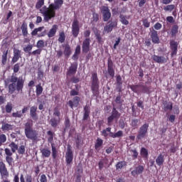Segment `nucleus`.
<instances>
[{
    "mask_svg": "<svg viewBox=\"0 0 182 182\" xmlns=\"http://www.w3.org/2000/svg\"><path fill=\"white\" fill-rule=\"evenodd\" d=\"M63 5V0H55L54 4H50L48 7L44 6L41 8L40 9V12L43 16L44 22H49L50 19L55 18V16H56V11H58V9H60Z\"/></svg>",
    "mask_w": 182,
    "mask_h": 182,
    "instance_id": "1",
    "label": "nucleus"
},
{
    "mask_svg": "<svg viewBox=\"0 0 182 182\" xmlns=\"http://www.w3.org/2000/svg\"><path fill=\"white\" fill-rule=\"evenodd\" d=\"M10 84L9 85V93L14 95L15 92L18 93H23V86H25V79L23 77H16L11 75L10 78Z\"/></svg>",
    "mask_w": 182,
    "mask_h": 182,
    "instance_id": "2",
    "label": "nucleus"
},
{
    "mask_svg": "<svg viewBox=\"0 0 182 182\" xmlns=\"http://www.w3.org/2000/svg\"><path fill=\"white\" fill-rule=\"evenodd\" d=\"M24 133L27 139L35 141L38 140V132L33 129V122L32 120H28L24 124Z\"/></svg>",
    "mask_w": 182,
    "mask_h": 182,
    "instance_id": "3",
    "label": "nucleus"
},
{
    "mask_svg": "<svg viewBox=\"0 0 182 182\" xmlns=\"http://www.w3.org/2000/svg\"><path fill=\"white\" fill-rule=\"evenodd\" d=\"M9 146L11 148H6L4 149L5 154H6V161L8 163L9 166H12V164L14 163V158L12 156L14 155V153L16 152V150H18V144H16L15 142L12 141L9 144Z\"/></svg>",
    "mask_w": 182,
    "mask_h": 182,
    "instance_id": "4",
    "label": "nucleus"
},
{
    "mask_svg": "<svg viewBox=\"0 0 182 182\" xmlns=\"http://www.w3.org/2000/svg\"><path fill=\"white\" fill-rule=\"evenodd\" d=\"M99 85L100 82L99 78L97 77V73H93L91 77V90L92 92V96H94V97H99Z\"/></svg>",
    "mask_w": 182,
    "mask_h": 182,
    "instance_id": "5",
    "label": "nucleus"
},
{
    "mask_svg": "<svg viewBox=\"0 0 182 182\" xmlns=\"http://www.w3.org/2000/svg\"><path fill=\"white\" fill-rule=\"evenodd\" d=\"M84 36L86 38L83 42L82 46V53H88L90 51V30H87L84 31Z\"/></svg>",
    "mask_w": 182,
    "mask_h": 182,
    "instance_id": "6",
    "label": "nucleus"
},
{
    "mask_svg": "<svg viewBox=\"0 0 182 182\" xmlns=\"http://www.w3.org/2000/svg\"><path fill=\"white\" fill-rule=\"evenodd\" d=\"M107 132L109 133V137H112V139H116V137H123V131L119 130L117 133H113L112 132V127H107L102 130L101 132L102 136L104 137H107V136H109Z\"/></svg>",
    "mask_w": 182,
    "mask_h": 182,
    "instance_id": "7",
    "label": "nucleus"
},
{
    "mask_svg": "<svg viewBox=\"0 0 182 182\" xmlns=\"http://www.w3.org/2000/svg\"><path fill=\"white\" fill-rule=\"evenodd\" d=\"M149 132V124L145 123L139 129L138 134L136 136L137 140H141V139H145L147 136Z\"/></svg>",
    "mask_w": 182,
    "mask_h": 182,
    "instance_id": "8",
    "label": "nucleus"
},
{
    "mask_svg": "<svg viewBox=\"0 0 182 182\" xmlns=\"http://www.w3.org/2000/svg\"><path fill=\"white\" fill-rule=\"evenodd\" d=\"M71 32L73 38H77L79 33H80V26H79V21L74 19L72 23Z\"/></svg>",
    "mask_w": 182,
    "mask_h": 182,
    "instance_id": "9",
    "label": "nucleus"
},
{
    "mask_svg": "<svg viewBox=\"0 0 182 182\" xmlns=\"http://www.w3.org/2000/svg\"><path fill=\"white\" fill-rule=\"evenodd\" d=\"M101 14H102V19L104 22H108L112 18V13L108 6H103L101 8Z\"/></svg>",
    "mask_w": 182,
    "mask_h": 182,
    "instance_id": "10",
    "label": "nucleus"
},
{
    "mask_svg": "<svg viewBox=\"0 0 182 182\" xmlns=\"http://www.w3.org/2000/svg\"><path fill=\"white\" fill-rule=\"evenodd\" d=\"M73 161V151L70 144L67 145V151L65 153V162L66 164H72Z\"/></svg>",
    "mask_w": 182,
    "mask_h": 182,
    "instance_id": "11",
    "label": "nucleus"
},
{
    "mask_svg": "<svg viewBox=\"0 0 182 182\" xmlns=\"http://www.w3.org/2000/svg\"><path fill=\"white\" fill-rule=\"evenodd\" d=\"M169 45L171 49V57L174 58V56H177V52L178 50V43L175 41H171Z\"/></svg>",
    "mask_w": 182,
    "mask_h": 182,
    "instance_id": "12",
    "label": "nucleus"
},
{
    "mask_svg": "<svg viewBox=\"0 0 182 182\" xmlns=\"http://www.w3.org/2000/svg\"><path fill=\"white\" fill-rule=\"evenodd\" d=\"M107 73L113 79L114 77V64L111 58H109L107 60Z\"/></svg>",
    "mask_w": 182,
    "mask_h": 182,
    "instance_id": "13",
    "label": "nucleus"
},
{
    "mask_svg": "<svg viewBox=\"0 0 182 182\" xmlns=\"http://www.w3.org/2000/svg\"><path fill=\"white\" fill-rule=\"evenodd\" d=\"M0 175L1 178H8L9 177V172H8L6 165L4 161H0Z\"/></svg>",
    "mask_w": 182,
    "mask_h": 182,
    "instance_id": "14",
    "label": "nucleus"
},
{
    "mask_svg": "<svg viewBox=\"0 0 182 182\" xmlns=\"http://www.w3.org/2000/svg\"><path fill=\"white\" fill-rule=\"evenodd\" d=\"M77 72V62H74L70 64V66L68 68L67 71V76H73L76 75Z\"/></svg>",
    "mask_w": 182,
    "mask_h": 182,
    "instance_id": "15",
    "label": "nucleus"
},
{
    "mask_svg": "<svg viewBox=\"0 0 182 182\" xmlns=\"http://www.w3.org/2000/svg\"><path fill=\"white\" fill-rule=\"evenodd\" d=\"M117 26V21H109L107 24L104 27V32H106L107 33H110L112 31H113L114 28H116Z\"/></svg>",
    "mask_w": 182,
    "mask_h": 182,
    "instance_id": "16",
    "label": "nucleus"
},
{
    "mask_svg": "<svg viewBox=\"0 0 182 182\" xmlns=\"http://www.w3.org/2000/svg\"><path fill=\"white\" fill-rule=\"evenodd\" d=\"M13 53H14V56L12 58L11 62L13 63H16V62H18L19 59L22 58L21 51V50L14 48Z\"/></svg>",
    "mask_w": 182,
    "mask_h": 182,
    "instance_id": "17",
    "label": "nucleus"
},
{
    "mask_svg": "<svg viewBox=\"0 0 182 182\" xmlns=\"http://www.w3.org/2000/svg\"><path fill=\"white\" fill-rule=\"evenodd\" d=\"M80 103V97L75 96L73 98L72 100L68 101V105L70 109H73V107H77Z\"/></svg>",
    "mask_w": 182,
    "mask_h": 182,
    "instance_id": "18",
    "label": "nucleus"
},
{
    "mask_svg": "<svg viewBox=\"0 0 182 182\" xmlns=\"http://www.w3.org/2000/svg\"><path fill=\"white\" fill-rule=\"evenodd\" d=\"M143 171H144V166L139 165L134 170L131 171V174L133 177H136V176H139V174H143Z\"/></svg>",
    "mask_w": 182,
    "mask_h": 182,
    "instance_id": "19",
    "label": "nucleus"
},
{
    "mask_svg": "<svg viewBox=\"0 0 182 182\" xmlns=\"http://www.w3.org/2000/svg\"><path fill=\"white\" fill-rule=\"evenodd\" d=\"M150 38L153 43H160V38H159V34L157 31L153 29L150 33Z\"/></svg>",
    "mask_w": 182,
    "mask_h": 182,
    "instance_id": "20",
    "label": "nucleus"
},
{
    "mask_svg": "<svg viewBox=\"0 0 182 182\" xmlns=\"http://www.w3.org/2000/svg\"><path fill=\"white\" fill-rule=\"evenodd\" d=\"M38 107L36 106H33L30 108V116L34 122H37L38 117Z\"/></svg>",
    "mask_w": 182,
    "mask_h": 182,
    "instance_id": "21",
    "label": "nucleus"
},
{
    "mask_svg": "<svg viewBox=\"0 0 182 182\" xmlns=\"http://www.w3.org/2000/svg\"><path fill=\"white\" fill-rule=\"evenodd\" d=\"M152 59L156 63H167L168 58H166L164 56L154 55Z\"/></svg>",
    "mask_w": 182,
    "mask_h": 182,
    "instance_id": "22",
    "label": "nucleus"
},
{
    "mask_svg": "<svg viewBox=\"0 0 182 182\" xmlns=\"http://www.w3.org/2000/svg\"><path fill=\"white\" fill-rule=\"evenodd\" d=\"M94 33L97 43H99V45H103V43H105V39L102 37L100 31L96 29V31H94Z\"/></svg>",
    "mask_w": 182,
    "mask_h": 182,
    "instance_id": "23",
    "label": "nucleus"
},
{
    "mask_svg": "<svg viewBox=\"0 0 182 182\" xmlns=\"http://www.w3.org/2000/svg\"><path fill=\"white\" fill-rule=\"evenodd\" d=\"M40 151L42 154V157L44 159H49L50 157V149L49 148H41L40 149Z\"/></svg>",
    "mask_w": 182,
    "mask_h": 182,
    "instance_id": "24",
    "label": "nucleus"
},
{
    "mask_svg": "<svg viewBox=\"0 0 182 182\" xmlns=\"http://www.w3.org/2000/svg\"><path fill=\"white\" fill-rule=\"evenodd\" d=\"M63 55L65 58H69L70 55H72V48H70V46L69 44H66L63 46Z\"/></svg>",
    "mask_w": 182,
    "mask_h": 182,
    "instance_id": "25",
    "label": "nucleus"
},
{
    "mask_svg": "<svg viewBox=\"0 0 182 182\" xmlns=\"http://www.w3.org/2000/svg\"><path fill=\"white\" fill-rule=\"evenodd\" d=\"M164 155L163 154H159L156 159V164L159 166L161 167L163 164H164Z\"/></svg>",
    "mask_w": 182,
    "mask_h": 182,
    "instance_id": "26",
    "label": "nucleus"
},
{
    "mask_svg": "<svg viewBox=\"0 0 182 182\" xmlns=\"http://www.w3.org/2000/svg\"><path fill=\"white\" fill-rule=\"evenodd\" d=\"M56 32H58V25L54 24L53 25L52 28L48 33V38H53L55 35H56Z\"/></svg>",
    "mask_w": 182,
    "mask_h": 182,
    "instance_id": "27",
    "label": "nucleus"
},
{
    "mask_svg": "<svg viewBox=\"0 0 182 182\" xmlns=\"http://www.w3.org/2000/svg\"><path fill=\"white\" fill-rule=\"evenodd\" d=\"M1 130L3 132H9V130H12L14 129V127L12 124H8L4 122H1Z\"/></svg>",
    "mask_w": 182,
    "mask_h": 182,
    "instance_id": "28",
    "label": "nucleus"
},
{
    "mask_svg": "<svg viewBox=\"0 0 182 182\" xmlns=\"http://www.w3.org/2000/svg\"><path fill=\"white\" fill-rule=\"evenodd\" d=\"M32 175L27 174L26 176H23V174H21L20 176V182H32Z\"/></svg>",
    "mask_w": 182,
    "mask_h": 182,
    "instance_id": "29",
    "label": "nucleus"
},
{
    "mask_svg": "<svg viewBox=\"0 0 182 182\" xmlns=\"http://www.w3.org/2000/svg\"><path fill=\"white\" fill-rule=\"evenodd\" d=\"M90 115V107H89L88 105H85L84 107V114H83V118L82 120L85 121L89 119V116Z\"/></svg>",
    "mask_w": 182,
    "mask_h": 182,
    "instance_id": "30",
    "label": "nucleus"
},
{
    "mask_svg": "<svg viewBox=\"0 0 182 182\" xmlns=\"http://www.w3.org/2000/svg\"><path fill=\"white\" fill-rule=\"evenodd\" d=\"M60 123V119H56L55 117H53L50 119V124L51 127H53V129H56L58 127V125Z\"/></svg>",
    "mask_w": 182,
    "mask_h": 182,
    "instance_id": "31",
    "label": "nucleus"
},
{
    "mask_svg": "<svg viewBox=\"0 0 182 182\" xmlns=\"http://www.w3.org/2000/svg\"><path fill=\"white\" fill-rule=\"evenodd\" d=\"M164 111L168 112V110H173V102L165 101L164 102Z\"/></svg>",
    "mask_w": 182,
    "mask_h": 182,
    "instance_id": "32",
    "label": "nucleus"
},
{
    "mask_svg": "<svg viewBox=\"0 0 182 182\" xmlns=\"http://www.w3.org/2000/svg\"><path fill=\"white\" fill-rule=\"evenodd\" d=\"M21 29L23 36L24 37L28 36V23H26V22H23L21 24Z\"/></svg>",
    "mask_w": 182,
    "mask_h": 182,
    "instance_id": "33",
    "label": "nucleus"
},
{
    "mask_svg": "<svg viewBox=\"0 0 182 182\" xmlns=\"http://www.w3.org/2000/svg\"><path fill=\"white\" fill-rule=\"evenodd\" d=\"M125 166H127V162L125 161H120L117 162V164L115 165L117 171H120V170L125 167Z\"/></svg>",
    "mask_w": 182,
    "mask_h": 182,
    "instance_id": "34",
    "label": "nucleus"
},
{
    "mask_svg": "<svg viewBox=\"0 0 182 182\" xmlns=\"http://www.w3.org/2000/svg\"><path fill=\"white\" fill-rule=\"evenodd\" d=\"M75 89L71 90L70 92V96H78L79 95V90H80V87L79 85H75Z\"/></svg>",
    "mask_w": 182,
    "mask_h": 182,
    "instance_id": "35",
    "label": "nucleus"
},
{
    "mask_svg": "<svg viewBox=\"0 0 182 182\" xmlns=\"http://www.w3.org/2000/svg\"><path fill=\"white\" fill-rule=\"evenodd\" d=\"M140 124V120L137 119H134L132 120L131 126L133 130H136V129H139V124Z\"/></svg>",
    "mask_w": 182,
    "mask_h": 182,
    "instance_id": "36",
    "label": "nucleus"
},
{
    "mask_svg": "<svg viewBox=\"0 0 182 182\" xmlns=\"http://www.w3.org/2000/svg\"><path fill=\"white\" fill-rule=\"evenodd\" d=\"M178 33V25H173L171 29V35L172 38H174L176 35Z\"/></svg>",
    "mask_w": 182,
    "mask_h": 182,
    "instance_id": "37",
    "label": "nucleus"
},
{
    "mask_svg": "<svg viewBox=\"0 0 182 182\" xmlns=\"http://www.w3.org/2000/svg\"><path fill=\"white\" fill-rule=\"evenodd\" d=\"M51 156L53 160L58 159V149L53 145H51Z\"/></svg>",
    "mask_w": 182,
    "mask_h": 182,
    "instance_id": "38",
    "label": "nucleus"
},
{
    "mask_svg": "<svg viewBox=\"0 0 182 182\" xmlns=\"http://www.w3.org/2000/svg\"><path fill=\"white\" fill-rule=\"evenodd\" d=\"M102 146H103V139L97 138L95 144V149L99 150L100 147H102Z\"/></svg>",
    "mask_w": 182,
    "mask_h": 182,
    "instance_id": "39",
    "label": "nucleus"
},
{
    "mask_svg": "<svg viewBox=\"0 0 182 182\" xmlns=\"http://www.w3.org/2000/svg\"><path fill=\"white\" fill-rule=\"evenodd\" d=\"M65 41H66V35L65 34V31H61L59 33L58 42L63 43Z\"/></svg>",
    "mask_w": 182,
    "mask_h": 182,
    "instance_id": "40",
    "label": "nucleus"
},
{
    "mask_svg": "<svg viewBox=\"0 0 182 182\" xmlns=\"http://www.w3.org/2000/svg\"><path fill=\"white\" fill-rule=\"evenodd\" d=\"M111 116L115 119H119V117L121 116V114L119 112V111H117V109H116V107H113Z\"/></svg>",
    "mask_w": 182,
    "mask_h": 182,
    "instance_id": "41",
    "label": "nucleus"
},
{
    "mask_svg": "<svg viewBox=\"0 0 182 182\" xmlns=\"http://www.w3.org/2000/svg\"><path fill=\"white\" fill-rule=\"evenodd\" d=\"M36 96H41L43 92V87H42V85L41 84H38L36 86Z\"/></svg>",
    "mask_w": 182,
    "mask_h": 182,
    "instance_id": "42",
    "label": "nucleus"
},
{
    "mask_svg": "<svg viewBox=\"0 0 182 182\" xmlns=\"http://www.w3.org/2000/svg\"><path fill=\"white\" fill-rule=\"evenodd\" d=\"M120 22L122 25H129V21H127V17L123 14H120Z\"/></svg>",
    "mask_w": 182,
    "mask_h": 182,
    "instance_id": "43",
    "label": "nucleus"
},
{
    "mask_svg": "<svg viewBox=\"0 0 182 182\" xmlns=\"http://www.w3.org/2000/svg\"><path fill=\"white\" fill-rule=\"evenodd\" d=\"M6 60H8V50L4 51L1 56L2 65H6Z\"/></svg>",
    "mask_w": 182,
    "mask_h": 182,
    "instance_id": "44",
    "label": "nucleus"
},
{
    "mask_svg": "<svg viewBox=\"0 0 182 182\" xmlns=\"http://www.w3.org/2000/svg\"><path fill=\"white\" fill-rule=\"evenodd\" d=\"M43 29H45L44 26L34 28V30L31 32L32 36H36L38 35V32H42V31H43Z\"/></svg>",
    "mask_w": 182,
    "mask_h": 182,
    "instance_id": "45",
    "label": "nucleus"
},
{
    "mask_svg": "<svg viewBox=\"0 0 182 182\" xmlns=\"http://www.w3.org/2000/svg\"><path fill=\"white\" fill-rule=\"evenodd\" d=\"M123 102H124V100L123 99H122V95L119 94L115 100H114V102L117 105H120L122 106V105H123Z\"/></svg>",
    "mask_w": 182,
    "mask_h": 182,
    "instance_id": "46",
    "label": "nucleus"
},
{
    "mask_svg": "<svg viewBox=\"0 0 182 182\" xmlns=\"http://www.w3.org/2000/svg\"><path fill=\"white\" fill-rule=\"evenodd\" d=\"M105 164H107V160L101 159L98 163L99 170H103Z\"/></svg>",
    "mask_w": 182,
    "mask_h": 182,
    "instance_id": "47",
    "label": "nucleus"
},
{
    "mask_svg": "<svg viewBox=\"0 0 182 182\" xmlns=\"http://www.w3.org/2000/svg\"><path fill=\"white\" fill-rule=\"evenodd\" d=\"M47 134L48 136V141L49 143H52V141H53V137H54V134L55 133H53L52 131H48L47 132Z\"/></svg>",
    "mask_w": 182,
    "mask_h": 182,
    "instance_id": "48",
    "label": "nucleus"
},
{
    "mask_svg": "<svg viewBox=\"0 0 182 182\" xmlns=\"http://www.w3.org/2000/svg\"><path fill=\"white\" fill-rule=\"evenodd\" d=\"M92 23H96L99 21V14L96 12L92 13Z\"/></svg>",
    "mask_w": 182,
    "mask_h": 182,
    "instance_id": "49",
    "label": "nucleus"
},
{
    "mask_svg": "<svg viewBox=\"0 0 182 182\" xmlns=\"http://www.w3.org/2000/svg\"><path fill=\"white\" fill-rule=\"evenodd\" d=\"M140 154H141V156H142V157L147 158L148 156H149V151H147V150L146 149V148L142 147V148L141 149Z\"/></svg>",
    "mask_w": 182,
    "mask_h": 182,
    "instance_id": "50",
    "label": "nucleus"
},
{
    "mask_svg": "<svg viewBox=\"0 0 182 182\" xmlns=\"http://www.w3.org/2000/svg\"><path fill=\"white\" fill-rule=\"evenodd\" d=\"M174 8H176V6L174 4H171L165 6L164 9L166 12H171V11H173Z\"/></svg>",
    "mask_w": 182,
    "mask_h": 182,
    "instance_id": "51",
    "label": "nucleus"
},
{
    "mask_svg": "<svg viewBox=\"0 0 182 182\" xmlns=\"http://www.w3.org/2000/svg\"><path fill=\"white\" fill-rule=\"evenodd\" d=\"M45 5V0H38L36 4V9H41Z\"/></svg>",
    "mask_w": 182,
    "mask_h": 182,
    "instance_id": "52",
    "label": "nucleus"
},
{
    "mask_svg": "<svg viewBox=\"0 0 182 182\" xmlns=\"http://www.w3.org/2000/svg\"><path fill=\"white\" fill-rule=\"evenodd\" d=\"M131 153H132V157L133 160H136L137 157H139V152H137V149H131Z\"/></svg>",
    "mask_w": 182,
    "mask_h": 182,
    "instance_id": "53",
    "label": "nucleus"
},
{
    "mask_svg": "<svg viewBox=\"0 0 182 182\" xmlns=\"http://www.w3.org/2000/svg\"><path fill=\"white\" fill-rule=\"evenodd\" d=\"M36 48L38 49L45 48V41H43V40H39L36 43Z\"/></svg>",
    "mask_w": 182,
    "mask_h": 182,
    "instance_id": "54",
    "label": "nucleus"
},
{
    "mask_svg": "<svg viewBox=\"0 0 182 182\" xmlns=\"http://www.w3.org/2000/svg\"><path fill=\"white\" fill-rule=\"evenodd\" d=\"M18 154H25L26 149L25 145H21L19 147H18Z\"/></svg>",
    "mask_w": 182,
    "mask_h": 182,
    "instance_id": "55",
    "label": "nucleus"
},
{
    "mask_svg": "<svg viewBox=\"0 0 182 182\" xmlns=\"http://www.w3.org/2000/svg\"><path fill=\"white\" fill-rule=\"evenodd\" d=\"M19 69H21V63H17L14 65V73H18L19 72Z\"/></svg>",
    "mask_w": 182,
    "mask_h": 182,
    "instance_id": "56",
    "label": "nucleus"
},
{
    "mask_svg": "<svg viewBox=\"0 0 182 182\" xmlns=\"http://www.w3.org/2000/svg\"><path fill=\"white\" fill-rule=\"evenodd\" d=\"M140 85H131L130 89L134 92V93H137L139 92V87Z\"/></svg>",
    "mask_w": 182,
    "mask_h": 182,
    "instance_id": "57",
    "label": "nucleus"
},
{
    "mask_svg": "<svg viewBox=\"0 0 182 182\" xmlns=\"http://www.w3.org/2000/svg\"><path fill=\"white\" fill-rule=\"evenodd\" d=\"M142 23L144 28H150V22L149 21V18L142 19Z\"/></svg>",
    "mask_w": 182,
    "mask_h": 182,
    "instance_id": "58",
    "label": "nucleus"
},
{
    "mask_svg": "<svg viewBox=\"0 0 182 182\" xmlns=\"http://www.w3.org/2000/svg\"><path fill=\"white\" fill-rule=\"evenodd\" d=\"M64 124L65 129H69L70 127V119H69V117H65Z\"/></svg>",
    "mask_w": 182,
    "mask_h": 182,
    "instance_id": "59",
    "label": "nucleus"
},
{
    "mask_svg": "<svg viewBox=\"0 0 182 182\" xmlns=\"http://www.w3.org/2000/svg\"><path fill=\"white\" fill-rule=\"evenodd\" d=\"M5 141H6V135L4 134H0V147Z\"/></svg>",
    "mask_w": 182,
    "mask_h": 182,
    "instance_id": "60",
    "label": "nucleus"
},
{
    "mask_svg": "<svg viewBox=\"0 0 182 182\" xmlns=\"http://www.w3.org/2000/svg\"><path fill=\"white\" fill-rule=\"evenodd\" d=\"M42 53V49L38 48L36 50H33L32 53H29V55H33V56H36V55H41Z\"/></svg>",
    "mask_w": 182,
    "mask_h": 182,
    "instance_id": "61",
    "label": "nucleus"
},
{
    "mask_svg": "<svg viewBox=\"0 0 182 182\" xmlns=\"http://www.w3.org/2000/svg\"><path fill=\"white\" fill-rule=\"evenodd\" d=\"M116 119L115 117H112L110 115L109 117H107V126H112V123H113V120Z\"/></svg>",
    "mask_w": 182,
    "mask_h": 182,
    "instance_id": "62",
    "label": "nucleus"
},
{
    "mask_svg": "<svg viewBox=\"0 0 182 182\" xmlns=\"http://www.w3.org/2000/svg\"><path fill=\"white\" fill-rule=\"evenodd\" d=\"M12 117H18L19 119H21V117H22V112H21V111L13 112Z\"/></svg>",
    "mask_w": 182,
    "mask_h": 182,
    "instance_id": "63",
    "label": "nucleus"
},
{
    "mask_svg": "<svg viewBox=\"0 0 182 182\" xmlns=\"http://www.w3.org/2000/svg\"><path fill=\"white\" fill-rule=\"evenodd\" d=\"M6 113H11L12 112V104H7L6 105Z\"/></svg>",
    "mask_w": 182,
    "mask_h": 182,
    "instance_id": "64",
    "label": "nucleus"
}]
</instances>
